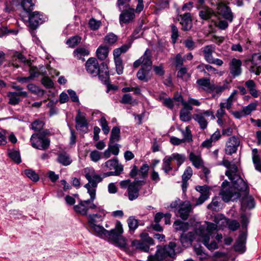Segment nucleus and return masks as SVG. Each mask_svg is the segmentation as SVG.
I'll list each match as a JSON object with an SVG mask.
<instances>
[{"label": "nucleus", "mask_w": 261, "mask_h": 261, "mask_svg": "<svg viewBox=\"0 0 261 261\" xmlns=\"http://www.w3.org/2000/svg\"><path fill=\"white\" fill-rule=\"evenodd\" d=\"M98 211L101 214H94L88 215V223L91 228L99 237L108 239L109 241L117 244L121 248H126L127 244L125 242V239L122 236L123 230L121 222L117 221L116 223L115 228L111 230H106L102 226L97 224L98 221L96 220V217L100 219L99 221H102L103 218L105 215L103 210Z\"/></svg>", "instance_id": "1"}, {"label": "nucleus", "mask_w": 261, "mask_h": 261, "mask_svg": "<svg viewBox=\"0 0 261 261\" xmlns=\"http://www.w3.org/2000/svg\"><path fill=\"white\" fill-rule=\"evenodd\" d=\"M152 64L151 51L149 49H147L143 55L134 62L133 67L135 68L141 66L137 73V77L140 81L147 82L151 79Z\"/></svg>", "instance_id": "2"}, {"label": "nucleus", "mask_w": 261, "mask_h": 261, "mask_svg": "<svg viewBox=\"0 0 261 261\" xmlns=\"http://www.w3.org/2000/svg\"><path fill=\"white\" fill-rule=\"evenodd\" d=\"M217 225L209 223L207 226L201 225L196 230V233L199 236V240L210 251L218 248V245L213 240V231L217 230Z\"/></svg>", "instance_id": "3"}, {"label": "nucleus", "mask_w": 261, "mask_h": 261, "mask_svg": "<svg viewBox=\"0 0 261 261\" xmlns=\"http://www.w3.org/2000/svg\"><path fill=\"white\" fill-rule=\"evenodd\" d=\"M87 72L92 76H98L99 79L104 84H107L109 78V70L107 64L104 62L99 65L96 58H89L85 64Z\"/></svg>", "instance_id": "4"}, {"label": "nucleus", "mask_w": 261, "mask_h": 261, "mask_svg": "<svg viewBox=\"0 0 261 261\" xmlns=\"http://www.w3.org/2000/svg\"><path fill=\"white\" fill-rule=\"evenodd\" d=\"M85 176L88 180V182L84 187L87 189L88 193L90 198L87 199V202L94 203V200L96 198V188L97 184L102 180L100 175L95 173L93 168H86L84 169Z\"/></svg>", "instance_id": "5"}, {"label": "nucleus", "mask_w": 261, "mask_h": 261, "mask_svg": "<svg viewBox=\"0 0 261 261\" xmlns=\"http://www.w3.org/2000/svg\"><path fill=\"white\" fill-rule=\"evenodd\" d=\"M130 1L117 0V6L119 10L122 12L119 15V22L121 26L130 23L135 18V9L130 8L128 4Z\"/></svg>", "instance_id": "6"}, {"label": "nucleus", "mask_w": 261, "mask_h": 261, "mask_svg": "<svg viewBox=\"0 0 261 261\" xmlns=\"http://www.w3.org/2000/svg\"><path fill=\"white\" fill-rule=\"evenodd\" d=\"M180 251L177 249V245L174 242H170L168 245L163 247L158 246L154 258L158 260H162L169 256L173 257L175 254Z\"/></svg>", "instance_id": "7"}, {"label": "nucleus", "mask_w": 261, "mask_h": 261, "mask_svg": "<svg viewBox=\"0 0 261 261\" xmlns=\"http://www.w3.org/2000/svg\"><path fill=\"white\" fill-rule=\"evenodd\" d=\"M225 175L231 181L232 188L235 191L237 190L238 191L245 193L248 192V188L246 182L239 174L232 175L229 171H226Z\"/></svg>", "instance_id": "8"}, {"label": "nucleus", "mask_w": 261, "mask_h": 261, "mask_svg": "<svg viewBox=\"0 0 261 261\" xmlns=\"http://www.w3.org/2000/svg\"><path fill=\"white\" fill-rule=\"evenodd\" d=\"M47 17L43 13L35 11L29 15V27L32 31L35 30L39 25L46 21Z\"/></svg>", "instance_id": "9"}, {"label": "nucleus", "mask_w": 261, "mask_h": 261, "mask_svg": "<svg viewBox=\"0 0 261 261\" xmlns=\"http://www.w3.org/2000/svg\"><path fill=\"white\" fill-rule=\"evenodd\" d=\"M30 142L33 147L41 150L48 149L50 143L49 138H43L35 134L32 135Z\"/></svg>", "instance_id": "10"}, {"label": "nucleus", "mask_w": 261, "mask_h": 261, "mask_svg": "<svg viewBox=\"0 0 261 261\" xmlns=\"http://www.w3.org/2000/svg\"><path fill=\"white\" fill-rule=\"evenodd\" d=\"M225 182L222 184V187H224ZM220 194L222 197V200L225 202L230 201H234L237 200L240 196V193L234 190L232 187H228L227 188H223L220 191Z\"/></svg>", "instance_id": "11"}, {"label": "nucleus", "mask_w": 261, "mask_h": 261, "mask_svg": "<svg viewBox=\"0 0 261 261\" xmlns=\"http://www.w3.org/2000/svg\"><path fill=\"white\" fill-rule=\"evenodd\" d=\"M87 200H82L79 199V204L73 206V210L75 213L79 214L82 216H86L89 209L98 208L100 210L99 207H97V205L94 203H89L87 202Z\"/></svg>", "instance_id": "12"}, {"label": "nucleus", "mask_w": 261, "mask_h": 261, "mask_svg": "<svg viewBox=\"0 0 261 261\" xmlns=\"http://www.w3.org/2000/svg\"><path fill=\"white\" fill-rule=\"evenodd\" d=\"M144 184L145 181H144L135 180L129 185L127 192L128 198L129 200L133 201L138 198L141 187Z\"/></svg>", "instance_id": "13"}, {"label": "nucleus", "mask_w": 261, "mask_h": 261, "mask_svg": "<svg viewBox=\"0 0 261 261\" xmlns=\"http://www.w3.org/2000/svg\"><path fill=\"white\" fill-rule=\"evenodd\" d=\"M210 116H212L213 118H215L212 111L206 110L194 114L193 118L199 124L200 128L204 130L207 127L208 124L206 117H208Z\"/></svg>", "instance_id": "14"}, {"label": "nucleus", "mask_w": 261, "mask_h": 261, "mask_svg": "<svg viewBox=\"0 0 261 261\" xmlns=\"http://www.w3.org/2000/svg\"><path fill=\"white\" fill-rule=\"evenodd\" d=\"M177 13L178 14V20L180 18V23L182 27V30L184 31H189L192 27V21L191 13L189 12H186L183 15L180 14V11L177 9Z\"/></svg>", "instance_id": "15"}, {"label": "nucleus", "mask_w": 261, "mask_h": 261, "mask_svg": "<svg viewBox=\"0 0 261 261\" xmlns=\"http://www.w3.org/2000/svg\"><path fill=\"white\" fill-rule=\"evenodd\" d=\"M192 211L191 204L189 201H182L179 205V207L177 210V212L179 215V217L184 220L188 219L190 213Z\"/></svg>", "instance_id": "16"}, {"label": "nucleus", "mask_w": 261, "mask_h": 261, "mask_svg": "<svg viewBox=\"0 0 261 261\" xmlns=\"http://www.w3.org/2000/svg\"><path fill=\"white\" fill-rule=\"evenodd\" d=\"M28 96V93L25 91L9 92L7 94L9 97L8 103L13 106L18 105L21 101L20 97H27Z\"/></svg>", "instance_id": "17"}, {"label": "nucleus", "mask_w": 261, "mask_h": 261, "mask_svg": "<svg viewBox=\"0 0 261 261\" xmlns=\"http://www.w3.org/2000/svg\"><path fill=\"white\" fill-rule=\"evenodd\" d=\"M242 62L239 59L233 58L229 63L230 73L233 77H237L242 73Z\"/></svg>", "instance_id": "18"}, {"label": "nucleus", "mask_w": 261, "mask_h": 261, "mask_svg": "<svg viewBox=\"0 0 261 261\" xmlns=\"http://www.w3.org/2000/svg\"><path fill=\"white\" fill-rule=\"evenodd\" d=\"M75 120L76 122L75 127L77 130L84 132L85 131V129H87L88 122L85 113H81L79 111Z\"/></svg>", "instance_id": "19"}, {"label": "nucleus", "mask_w": 261, "mask_h": 261, "mask_svg": "<svg viewBox=\"0 0 261 261\" xmlns=\"http://www.w3.org/2000/svg\"><path fill=\"white\" fill-rule=\"evenodd\" d=\"M196 83L198 89H202L206 93H213L214 84L211 83L210 79L207 78H201L197 80Z\"/></svg>", "instance_id": "20"}, {"label": "nucleus", "mask_w": 261, "mask_h": 261, "mask_svg": "<svg viewBox=\"0 0 261 261\" xmlns=\"http://www.w3.org/2000/svg\"><path fill=\"white\" fill-rule=\"evenodd\" d=\"M198 9L199 10V16L203 20H208L215 16L214 10L208 7H202Z\"/></svg>", "instance_id": "21"}, {"label": "nucleus", "mask_w": 261, "mask_h": 261, "mask_svg": "<svg viewBox=\"0 0 261 261\" xmlns=\"http://www.w3.org/2000/svg\"><path fill=\"white\" fill-rule=\"evenodd\" d=\"M215 45L213 44L207 45L203 47L202 53L204 60L208 64L214 58L213 53L215 52Z\"/></svg>", "instance_id": "22"}, {"label": "nucleus", "mask_w": 261, "mask_h": 261, "mask_svg": "<svg viewBox=\"0 0 261 261\" xmlns=\"http://www.w3.org/2000/svg\"><path fill=\"white\" fill-rule=\"evenodd\" d=\"M246 235L245 233H241L237 240L234 245V250L237 251L243 252L245 251Z\"/></svg>", "instance_id": "23"}, {"label": "nucleus", "mask_w": 261, "mask_h": 261, "mask_svg": "<svg viewBox=\"0 0 261 261\" xmlns=\"http://www.w3.org/2000/svg\"><path fill=\"white\" fill-rule=\"evenodd\" d=\"M220 13L222 16L229 22H231L233 19V15L231 9L226 6H223L220 9Z\"/></svg>", "instance_id": "24"}, {"label": "nucleus", "mask_w": 261, "mask_h": 261, "mask_svg": "<svg viewBox=\"0 0 261 261\" xmlns=\"http://www.w3.org/2000/svg\"><path fill=\"white\" fill-rule=\"evenodd\" d=\"M57 161L64 166H67L72 163V160L70 155L66 152L59 153Z\"/></svg>", "instance_id": "25"}, {"label": "nucleus", "mask_w": 261, "mask_h": 261, "mask_svg": "<svg viewBox=\"0 0 261 261\" xmlns=\"http://www.w3.org/2000/svg\"><path fill=\"white\" fill-rule=\"evenodd\" d=\"M252 158L255 169L261 172V161L256 148H254L252 150Z\"/></svg>", "instance_id": "26"}, {"label": "nucleus", "mask_w": 261, "mask_h": 261, "mask_svg": "<svg viewBox=\"0 0 261 261\" xmlns=\"http://www.w3.org/2000/svg\"><path fill=\"white\" fill-rule=\"evenodd\" d=\"M245 85L248 90L249 93L253 97L257 98L258 96V91L256 89V84L253 80H249L247 81L245 83Z\"/></svg>", "instance_id": "27"}, {"label": "nucleus", "mask_w": 261, "mask_h": 261, "mask_svg": "<svg viewBox=\"0 0 261 261\" xmlns=\"http://www.w3.org/2000/svg\"><path fill=\"white\" fill-rule=\"evenodd\" d=\"M109 51V47L107 46H99L96 50L97 58L101 61L105 60L108 56Z\"/></svg>", "instance_id": "28"}, {"label": "nucleus", "mask_w": 261, "mask_h": 261, "mask_svg": "<svg viewBox=\"0 0 261 261\" xmlns=\"http://www.w3.org/2000/svg\"><path fill=\"white\" fill-rule=\"evenodd\" d=\"M14 58H15V60H16V59H18L20 62L24 64H26L29 66H31V61L28 60L25 57H24V56L22 54L19 53L18 52H16L13 56V58L12 60L13 62L11 63L12 65L15 68H18L19 67V65L14 62Z\"/></svg>", "instance_id": "29"}, {"label": "nucleus", "mask_w": 261, "mask_h": 261, "mask_svg": "<svg viewBox=\"0 0 261 261\" xmlns=\"http://www.w3.org/2000/svg\"><path fill=\"white\" fill-rule=\"evenodd\" d=\"M189 160L192 162L193 165L196 168H199L202 165L203 162L200 156L198 155H196L193 152L190 153Z\"/></svg>", "instance_id": "30"}, {"label": "nucleus", "mask_w": 261, "mask_h": 261, "mask_svg": "<svg viewBox=\"0 0 261 261\" xmlns=\"http://www.w3.org/2000/svg\"><path fill=\"white\" fill-rule=\"evenodd\" d=\"M120 129L119 127L114 126L113 127L110 138V143H114L120 139Z\"/></svg>", "instance_id": "31"}, {"label": "nucleus", "mask_w": 261, "mask_h": 261, "mask_svg": "<svg viewBox=\"0 0 261 261\" xmlns=\"http://www.w3.org/2000/svg\"><path fill=\"white\" fill-rule=\"evenodd\" d=\"M171 159V161L174 160L176 161L177 168L180 167V166L186 160V156L183 154H179L178 153H173L170 156H169Z\"/></svg>", "instance_id": "32"}, {"label": "nucleus", "mask_w": 261, "mask_h": 261, "mask_svg": "<svg viewBox=\"0 0 261 261\" xmlns=\"http://www.w3.org/2000/svg\"><path fill=\"white\" fill-rule=\"evenodd\" d=\"M132 246L135 247L136 249H139L145 252H148L149 251V246L145 244L144 242L135 240L132 242Z\"/></svg>", "instance_id": "33"}, {"label": "nucleus", "mask_w": 261, "mask_h": 261, "mask_svg": "<svg viewBox=\"0 0 261 261\" xmlns=\"http://www.w3.org/2000/svg\"><path fill=\"white\" fill-rule=\"evenodd\" d=\"M34 1L35 0H23L21 3V6L25 12L30 13L34 9Z\"/></svg>", "instance_id": "34"}, {"label": "nucleus", "mask_w": 261, "mask_h": 261, "mask_svg": "<svg viewBox=\"0 0 261 261\" xmlns=\"http://www.w3.org/2000/svg\"><path fill=\"white\" fill-rule=\"evenodd\" d=\"M181 133L183 136L182 139L185 143H190L193 141V136L189 126H187L185 130L181 129Z\"/></svg>", "instance_id": "35"}, {"label": "nucleus", "mask_w": 261, "mask_h": 261, "mask_svg": "<svg viewBox=\"0 0 261 261\" xmlns=\"http://www.w3.org/2000/svg\"><path fill=\"white\" fill-rule=\"evenodd\" d=\"M171 160L169 156H166L163 160L162 169L166 173L172 170Z\"/></svg>", "instance_id": "36"}, {"label": "nucleus", "mask_w": 261, "mask_h": 261, "mask_svg": "<svg viewBox=\"0 0 261 261\" xmlns=\"http://www.w3.org/2000/svg\"><path fill=\"white\" fill-rule=\"evenodd\" d=\"M8 156L14 162L19 164L21 162L20 153L18 151L12 150L8 153Z\"/></svg>", "instance_id": "37"}, {"label": "nucleus", "mask_w": 261, "mask_h": 261, "mask_svg": "<svg viewBox=\"0 0 261 261\" xmlns=\"http://www.w3.org/2000/svg\"><path fill=\"white\" fill-rule=\"evenodd\" d=\"M30 68L29 70V72L30 73V77L32 79H33L34 77H38L39 75H44L46 74V71L44 72H41L40 73L39 72V69L36 66H30Z\"/></svg>", "instance_id": "38"}, {"label": "nucleus", "mask_w": 261, "mask_h": 261, "mask_svg": "<svg viewBox=\"0 0 261 261\" xmlns=\"http://www.w3.org/2000/svg\"><path fill=\"white\" fill-rule=\"evenodd\" d=\"M179 118L182 122L189 121L191 119L190 112L182 109L180 111Z\"/></svg>", "instance_id": "39"}, {"label": "nucleus", "mask_w": 261, "mask_h": 261, "mask_svg": "<svg viewBox=\"0 0 261 261\" xmlns=\"http://www.w3.org/2000/svg\"><path fill=\"white\" fill-rule=\"evenodd\" d=\"M173 226L176 230L185 231L188 229V224L180 220H176L174 222Z\"/></svg>", "instance_id": "40"}, {"label": "nucleus", "mask_w": 261, "mask_h": 261, "mask_svg": "<svg viewBox=\"0 0 261 261\" xmlns=\"http://www.w3.org/2000/svg\"><path fill=\"white\" fill-rule=\"evenodd\" d=\"M81 40V38L77 36L71 37L66 41V44L70 47H74Z\"/></svg>", "instance_id": "41"}, {"label": "nucleus", "mask_w": 261, "mask_h": 261, "mask_svg": "<svg viewBox=\"0 0 261 261\" xmlns=\"http://www.w3.org/2000/svg\"><path fill=\"white\" fill-rule=\"evenodd\" d=\"M41 79V84L47 89L53 88L54 86L53 81L47 76L43 75Z\"/></svg>", "instance_id": "42"}, {"label": "nucleus", "mask_w": 261, "mask_h": 261, "mask_svg": "<svg viewBox=\"0 0 261 261\" xmlns=\"http://www.w3.org/2000/svg\"><path fill=\"white\" fill-rule=\"evenodd\" d=\"M228 228L232 231H236L240 227V223L236 220L226 219Z\"/></svg>", "instance_id": "43"}, {"label": "nucleus", "mask_w": 261, "mask_h": 261, "mask_svg": "<svg viewBox=\"0 0 261 261\" xmlns=\"http://www.w3.org/2000/svg\"><path fill=\"white\" fill-rule=\"evenodd\" d=\"M44 125V122L40 120H36L31 124V128L35 132H40Z\"/></svg>", "instance_id": "44"}, {"label": "nucleus", "mask_w": 261, "mask_h": 261, "mask_svg": "<svg viewBox=\"0 0 261 261\" xmlns=\"http://www.w3.org/2000/svg\"><path fill=\"white\" fill-rule=\"evenodd\" d=\"M89 25L91 30L95 31L98 30L101 24L100 21L97 20L95 19L92 18L89 21Z\"/></svg>", "instance_id": "45"}, {"label": "nucleus", "mask_w": 261, "mask_h": 261, "mask_svg": "<svg viewBox=\"0 0 261 261\" xmlns=\"http://www.w3.org/2000/svg\"><path fill=\"white\" fill-rule=\"evenodd\" d=\"M256 104L255 103H251L247 106L244 107L242 109L243 114L246 116L251 114L252 111L255 110Z\"/></svg>", "instance_id": "46"}, {"label": "nucleus", "mask_w": 261, "mask_h": 261, "mask_svg": "<svg viewBox=\"0 0 261 261\" xmlns=\"http://www.w3.org/2000/svg\"><path fill=\"white\" fill-rule=\"evenodd\" d=\"M24 174L34 181H37L39 180L38 175L31 169H26L24 170Z\"/></svg>", "instance_id": "47"}, {"label": "nucleus", "mask_w": 261, "mask_h": 261, "mask_svg": "<svg viewBox=\"0 0 261 261\" xmlns=\"http://www.w3.org/2000/svg\"><path fill=\"white\" fill-rule=\"evenodd\" d=\"M116 72L118 75L123 73L124 66L122 59H115L114 60Z\"/></svg>", "instance_id": "48"}, {"label": "nucleus", "mask_w": 261, "mask_h": 261, "mask_svg": "<svg viewBox=\"0 0 261 261\" xmlns=\"http://www.w3.org/2000/svg\"><path fill=\"white\" fill-rule=\"evenodd\" d=\"M117 40V36L113 33H110L105 36V42L110 45L114 44Z\"/></svg>", "instance_id": "49"}, {"label": "nucleus", "mask_w": 261, "mask_h": 261, "mask_svg": "<svg viewBox=\"0 0 261 261\" xmlns=\"http://www.w3.org/2000/svg\"><path fill=\"white\" fill-rule=\"evenodd\" d=\"M127 223L130 231H134L138 226V222L137 219L133 217H129L127 220Z\"/></svg>", "instance_id": "50"}, {"label": "nucleus", "mask_w": 261, "mask_h": 261, "mask_svg": "<svg viewBox=\"0 0 261 261\" xmlns=\"http://www.w3.org/2000/svg\"><path fill=\"white\" fill-rule=\"evenodd\" d=\"M149 170V166L147 164H143L139 170L138 175L141 178H145L148 175V172Z\"/></svg>", "instance_id": "51"}, {"label": "nucleus", "mask_w": 261, "mask_h": 261, "mask_svg": "<svg viewBox=\"0 0 261 261\" xmlns=\"http://www.w3.org/2000/svg\"><path fill=\"white\" fill-rule=\"evenodd\" d=\"M74 54L77 56V58L80 59L82 56H85L89 55V51L83 47L77 48L74 51Z\"/></svg>", "instance_id": "52"}, {"label": "nucleus", "mask_w": 261, "mask_h": 261, "mask_svg": "<svg viewBox=\"0 0 261 261\" xmlns=\"http://www.w3.org/2000/svg\"><path fill=\"white\" fill-rule=\"evenodd\" d=\"M118 161L117 159L109 160L105 162L104 164L102 165V167L103 168H106L110 170L114 169L115 165H117Z\"/></svg>", "instance_id": "53"}, {"label": "nucleus", "mask_w": 261, "mask_h": 261, "mask_svg": "<svg viewBox=\"0 0 261 261\" xmlns=\"http://www.w3.org/2000/svg\"><path fill=\"white\" fill-rule=\"evenodd\" d=\"M100 126L102 130L105 135L108 134L110 131V128L108 126V122L105 117H102L100 120Z\"/></svg>", "instance_id": "54"}, {"label": "nucleus", "mask_w": 261, "mask_h": 261, "mask_svg": "<svg viewBox=\"0 0 261 261\" xmlns=\"http://www.w3.org/2000/svg\"><path fill=\"white\" fill-rule=\"evenodd\" d=\"M219 199L220 198L218 197H214L211 203L207 205V208L212 209L214 211H216L217 208L219 206Z\"/></svg>", "instance_id": "55"}, {"label": "nucleus", "mask_w": 261, "mask_h": 261, "mask_svg": "<svg viewBox=\"0 0 261 261\" xmlns=\"http://www.w3.org/2000/svg\"><path fill=\"white\" fill-rule=\"evenodd\" d=\"M171 27V39L173 43H175L176 41L177 38L178 37V30L177 28L174 25L172 24Z\"/></svg>", "instance_id": "56"}, {"label": "nucleus", "mask_w": 261, "mask_h": 261, "mask_svg": "<svg viewBox=\"0 0 261 261\" xmlns=\"http://www.w3.org/2000/svg\"><path fill=\"white\" fill-rule=\"evenodd\" d=\"M193 175V170L191 167L188 166L186 168L182 175V180H188Z\"/></svg>", "instance_id": "57"}, {"label": "nucleus", "mask_w": 261, "mask_h": 261, "mask_svg": "<svg viewBox=\"0 0 261 261\" xmlns=\"http://www.w3.org/2000/svg\"><path fill=\"white\" fill-rule=\"evenodd\" d=\"M140 237L144 242L150 245L154 244V241L153 239L150 237L147 233L145 232L141 233L140 234Z\"/></svg>", "instance_id": "58"}, {"label": "nucleus", "mask_w": 261, "mask_h": 261, "mask_svg": "<svg viewBox=\"0 0 261 261\" xmlns=\"http://www.w3.org/2000/svg\"><path fill=\"white\" fill-rule=\"evenodd\" d=\"M251 62L252 64L255 65L261 63V53L253 54L252 55Z\"/></svg>", "instance_id": "59"}, {"label": "nucleus", "mask_w": 261, "mask_h": 261, "mask_svg": "<svg viewBox=\"0 0 261 261\" xmlns=\"http://www.w3.org/2000/svg\"><path fill=\"white\" fill-rule=\"evenodd\" d=\"M243 202L249 209L253 208L255 206L254 199L251 196L247 197L245 200H243Z\"/></svg>", "instance_id": "60"}, {"label": "nucleus", "mask_w": 261, "mask_h": 261, "mask_svg": "<svg viewBox=\"0 0 261 261\" xmlns=\"http://www.w3.org/2000/svg\"><path fill=\"white\" fill-rule=\"evenodd\" d=\"M163 105L169 109L170 110H173L175 103L173 102V99L170 98H166L163 100Z\"/></svg>", "instance_id": "61"}, {"label": "nucleus", "mask_w": 261, "mask_h": 261, "mask_svg": "<svg viewBox=\"0 0 261 261\" xmlns=\"http://www.w3.org/2000/svg\"><path fill=\"white\" fill-rule=\"evenodd\" d=\"M119 146L120 145L118 144H115L114 143L112 144L110 143L109 145V149L113 154L118 155L119 152Z\"/></svg>", "instance_id": "62"}, {"label": "nucleus", "mask_w": 261, "mask_h": 261, "mask_svg": "<svg viewBox=\"0 0 261 261\" xmlns=\"http://www.w3.org/2000/svg\"><path fill=\"white\" fill-rule=\"evenodd\" d=\"M195 189L197 191L200 193V195L208 194L210 188L207 185L202 186H197L196 187Z\"/></svg>", "instance_id": "63"}, {"label": "nucleus", "mask_w": 261, "mask_h": 261, "mask_svg": "<svg viewBox=\"0 0 261 261\" xmlns=\"http://www.w3.org/2000/svg\"><path fill=\"white\" fill-rule=\"evenodd\" d=\"M90 157L92 161L97 162L101 159V153L97 150H93L90 153Z\"/></svg>", "instance_id": "64"}]
</instances>
